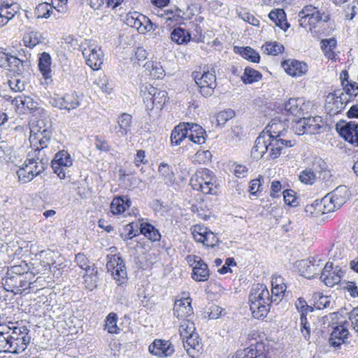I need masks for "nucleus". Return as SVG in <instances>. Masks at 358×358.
Returning <instances> with one entry per match:
<instances>
[{"label": "nucleus", "instance_id": "nucleus-20", "mask_svg": "<svg viewBox=\"0 0 358 358\" xmlns=\"http://www.w3.org/2000/svg\"><path fill=\"white\" fill-rule=\"evenodd\" d=\"M83 55L86 59V64L93 70L101 68L103 62V52L100 48L88 47L84 48Z\"/></svg>", "mask_w": 358, "mask_h": 358}, {"label": "nucleus", "instance_id": "nucleus-8", "mask_svg": "<svg viewBox=\"0 0 358 358\" xmlns=\"http://www.w3.org/2000/svg\"><path fill=\"white\" fill-rule=\"evenodd\" d=\"M140 94L144 99L148 108L152 109L154 106L162 108L167 101V92L154 87L150 84H143L140 87Z\"/></svg>", "mask_w": 358, "mask_h": 358}, {"label": "nucleus", "instance_id": "nucleus-57", "mask_svg": "<svg viewBox=\"0 0 358 358\" xmlns=\"http://www.w3.org/2000/svg\"><path fill=\"white\" fill-rule=\"evenodd\" d=\"M94 84L96 85L101 91L104 93H110L112 88L108 83V80L106 76L99 77L95 80Z\"/></svg>", "mask_w": 358, "mask_h": 358}, {"label": "nucleus", "instance_id": "nucleus-6", "mask_svg": "<svg viewBox=\"0 0 358 358\" xmlns=\"http://www.w3.org/2000/svg\"><path fill=\"white\" fill-rule=\"evenodd\" d=\"M199 93L205 98L209 97L214 93L217 87L215 72L210 71L208 67H203V72L194 71L192 74Z\"/></svg>", "mask_w": 358, "mask_h": 358}, {"label": "nucleus", "instance_id": "nucleus-59", "mask_svg": "<svg viewBox=\"0 0 358 358\" xmlns=\"http://www.w3.org/2000/svg\"><path fill=\"white\" fill-rule=\"evenodd\" d=\"M295 306L296 309L301 313L300 317H301L302 315H306L308 312L313 311L312 307L309 306L306 301L301 298L297 299L295 303Z\"/></svg>", "mask_w": 358, "mask_h": 358}, {"label": "nucleus", "instance_id": "nucleus-43", "mask_svg": "<svg viewBox=\"0 0 358 358\" xmlns=\"http://www.w3.org/2000/svg\"><path fill=\"white\" fill-rule=\"evenodd\" d=\"M159 174L164 183L167 185L172 184L174 180V174L169 165L162 163L159 166Z\"/></svg>", "mask_w": 358, "mask_h": 358}, {"label": "nucleus", "instance_id": "nucleus-58", "mask_svg": "<svg viewBox=\"0 0 358 358\" xmlns=\"http://www.w3.org/2000/svg\"><path fill=\"white\" fill-rule=\"evenodd\" d=\"M348 334V331L343 326H337L334 329L330 337H331V340L336 338L344 340L347 338Z\"/></svg>", "mask_w": 358, "mask_h": 358}, {"label": "nucleus", "instance_id": "nucleus-16", "mask_svg": "<svg viewBox=\"0 0 358 358\" xmlns=\"http://www.w3.org/2000/svg\"><path fill=\"white\" fill-rule=\"evenodd\" d=\"M132 116L129 113H122L117 117L116 124L109 127V131L116 138H122L131 131Z\"/></svg>", "mask_w": 358, "mask_h": 358}, {"label": "nucleus", "instance_id": "nucleus-46", "mask_svg": "<svg viewBox=\"0 0 358 358\" xmlns=\"http://www.w3.org/2000/svg\"><path fill=\"white\" fill-rule=\"evenodd\" d=\"M146 71L150 72V76L157 79L162 78L164 75V71L161 64L156 62H148L144 65Z\"/></svg>", "mask_w": 358, "mask_h": 358}, {"label": "nucleus", "instance_id": "nucleus-61", "mask_svg": "<svg viewBox=\"0 0 358 358\" xmlns=\"http://www.w3.org/2000/svg\"><path fill=\"white\" fill-rule=\"evenodd\" d=\"M137 15H141L138 12L129 13L125 17V23L133 28L137 29L138 24V19L140 17Z\"/></svg>", "mask_w": 358, "mask_h": 358}, {"label": "nucleus", "instance_id": "nucleus-11", "mask_svg": "<svg viewBox=\"0 0 358 358\" xmlns=\"http://www.w3.org/2000/svg\"><path fill=\"white\" fill-rule=\"evenodd\" d=\"M106 268L110 272L118 285H122L127 277L124 262L120 254H108L106 256Z\"/></svg>", "mask_w": 358, "mask_h": 358}, {"label": "nucleus", "instance_id": "nucleus-14", "mask_svg": "<svg viewBox=\"0 0 358 358\" xmlns=\"http://www.w3.org/2000/svg\"><path fill=\"white\" fill-rule=\"evenodd\" d=\"M34 276V273H27L25 275L6 276L5 285L8 287L7 290L15 294H22L28 287H30V285L32 284L31 280Z\"/></svg>", "mask_w": 358, "mask_h": 358}, {"label": "nucleus", "instance_id": "nucleus-31", "mask_svg": "<svg viewBox=\"0 0 358 358\" xmlns=\"http://www.w3.org/2000/svg\"><path fill=\"white\" fill-rule=\"evenodd\" d=\"M285 289L286 285L285 283L282 282V278L280 277L275 278V281L273 280L271 296H270L272 303L278 304L282 299Z\"/></svg>", "mask_w": 358, "mask_h": 358}, {"label": "nucleus", "instance_id": "nucleus-23", "mask_svg": "<svg viewBox=\"0 0 358 358\" xmlns=\"http://www.w3.org/2000/svg\"><path fill=\"white\" fill-rule=\"evenodd\" d=\"M191 299L189 296L177 299L173 307L174 315L179 320H185L193 315L191 306Z\"/></svg>", "mask_w": 358, "mask_h": 358}, {"label": "nucleus", "instance_id": "nucleus-40", "mask_svg": "<svg viewBox=\"0 0 358 358\" xmlns=\"http://www.w3.org/2000/svg\"><path fill=\"white\" fill-rule=\"evenodd\" d=\"M262 78V75L259 71L249 66L245 67L243 75L241 76V80L245 84H252L258 82Z\"/></svg>", "mask_w": 358, "mask_h": 358}, {"label": "nucleus", "instance_id": "nucleus-36", "mask_svg": "<svg viewBox=\"0 0 358 358\" xmlns=\"http://www.w3.org/2000/svg\"><path fill=\"white\" fill-rule=\"evenodd\" d=\"M140 231L141 234L152 242L159 241L161 237L158 230L148 222H143L140 224Z\"/></svg>", "mask_w": 358, "mask_h": 358}, {"label": "nucleus", "instance_id": "nucleus-45", "mask_svg": "<svg viewBox=\"0 0 358 358\" xmlns=\"http://www.w3.org/2000/svg\"><path fill=\"white\" fill-rule=\"evenodd\" d=\"M117 315L110 313L105 320V329L110 334H119L120 329L117 325Z\"/></svg>", "mask_w": 358, "mask_h": 358}, {"label": "nucleus", "instance_id": "nucleus-48", "mask_svg": "<svg viewBox=\"0 0 358 358\" xmlns=\"http://www.w3.org/2000/svg\"><path fill=\"white\" fill-rule=\"evenodd\" d=\"M195 330L196 328L194 322L186 319L183 320L179 327L180 334L182 339H185L187 336L196 333Z\"/></svg>", "mask_w": 358, "mask_h": 358}, {"label": "nucleus", "instance_id": "nucleus-19", "mask_svg": "<svg viewBox=\"0 0 358 358\" xmlns=\"http://www.w3.org/2000/svg\"><path fill=\"white\" fill-rule=\"evenodd\" d=\"M266 351L264 343L256 342L248 348L238 350L233 358H266Z\"/></svg>", "mask_w": 358, "mask_h": 358}, {"label": "nucleus", "instance_id": "nucleus-3", "mask_svg": "<svg viewBox=\"0 0 358 358\" xmlns=\"http://www.w3.org/2000/svg\"><path fill=\"white\" fill-rule=\"evenodd\" d=\"M216 179L214 173L208 169H199L192 176L190 185L192 188L205 194L217 193Z\"/></svg>", "mask_w": 358, "mask_h": 358}, {"label": "nucleus", "instance_id": "nucleus-38", "mask_svg": "<svg viewBox=\"0 0 358 358\" xmlns=\"http://www.w3.org/2000/svg\"><path fill=\"white\" fill-rule=\"evenodd\" d=\"M11 331V327L6 324H0V352H10V331Z\"/></svg>", "mask_w": 358, "mask_h": 358}, {"label": "nucleus", "instance_id": "nucleus-9", "mask_svg": "<svg viewBox=\"0 0 358 358\" xmlns=\"http://www.w3.org/2000/svg\"><path fill=\"white\" fill-rule=\"evenodd\" d=\"M29 330L25 327H13L8 335L10 336V353L22 352L30 342Z\"/></svg>", "mask_w": 358, "mask_h": 358}, {"label": "nucleus", "instance_id": "nucleus-30", "mask_svg": "<svg viewBox=\"0 0 358 358\" xmlns=\"http://www.w3.org/2000/svg\"><path fill=\"white\" fill-rule=\"evenodd\" d=\"M268 17L275 24L281 29L286 31L289 24L287 22L286 14L283 9H275L271 10L268 14Z\"/></svg>", "mask_w": 358, "mask_h": 358}, {"label": "nucleus", "instance_id": "nucleus-34", "mask_svg": "<svg viewBox=\"0 0 358 358\" xmlns=\"http://www.w3.org/2000/svg\"><path fill=\"white\" fill-rule=\"evenodd\" d=\"M182 341L184 348L188 355L191 356H194L192 355V350H196L199 352L201 349L200 340L197 333L187 336L185 339H182Z\"/></svg>", "mask_w": 358, "mask_h": 358}, {"label": "nucleus", "instance_id": "nucleus-39", "mask_svg": "<svg viewBox=\"0 0 358 358\" xmlns=\"http://www.w3.org/2000/svg\"><path fill=\"white\" fill-rule=\"evenodd\" d=\"M235 49L237 50V51H236V52L239 53L241 57L247 60L255 63H258L260 60L259 54L249 46L240 48L235 47Z\"/></svg>", "mask_w": 358, "mask_h": 358}, {"label": "nucleus", "instance_id": "nucleus-41", "mask_svg": "<svg viewBox=\"0 0 358 358\" xmlns=\"http://www.w3.org/2000/svg\"><path fill=\"white\" fill-rule=\"evenodd\" d=\"M314 306L317 309L332 308L331 297L324 296L320 292L315 293L313 295Z\"/></svg>", "mask_w": 358, "mask_h": 358}, {"label": "nucleus", "instance_id": "nucleus-33", "mask_svg": "<svg viewBox=\"0 0 358 358\" xmlns=\"http://www.w3.org/2000/svg\"><path fill=\"white\" fill-rule=\"evenodd\" d=\"M322 122V117L320 116L308 117L303 118V123L305 124V129L307 134H315L320 133L322 128L320 123Z\"/></svg>", "mask_w": 358, "mask_h": 358}, {"label": "nucleus", "instance_id": "nucleus-17", "mask_svg": "<svg viewBox=\"0 0 358 358\" xmlns=\"http://www.w3.org/2000/svg\"><path fill=\"white\" fill-rule=\"evenodd\" d=\"M323 266V261L313 257L300 261L299 269L303 277L310 279L320 273L321 274Z\"/></svg>", "mask_w": 358, "mask_h": 358}, {"label": "nucleus", "instance_id": "nucleus-32", "mask_svg": "<svg viewBox=\"0 0 358 358\" xmlns=\"http://www.w3.org/2000/svg\"><path fill=\"white\" fill-rule=\"evenodd\" d=\"M131 206V201L124 196L115 197L110 203V210L114 215H120L123 213Z\"/></svg>", "mask_w": 358, "mask_h": 358}, {"label": "nucleus", "instance_id": "nucleus-35", "mask_svg": "<svg viewBox=\"0 0 358 358\" xmlns=\"http://www.w3.org/2000/svg\"><path fill=\"white\" fill-rule=\"evenodd\" d=\"M51 62L50 55L45 52L41 54L38 58V69L45 78H50L51 75Z\"/></svg>", "mask_w": 358, "mask_h": 358}, {"label": "nucleus", "instance_id": "nucleus-37", "mask_svg": "<svg viewBox=\"0 0 358 358\" xmlns=\"http://www.w3.org/2000/svg\"><path fill=\"white\" fill-rule=\"evenodd\" d=\"M27 62L17 58L15 56L9 55L8 60L6 63L8 67V70L14 74L20 75L23 70L24 64Z\"/></svg>", "mask_w": 358, "mask_h": 358}, {"label": "nucleus", "instance_id": "nucleus-12", "mask_svg": "<svg viewBox=\"0 0 358 358\" xmlns=\"http://www.w3.org/2000/svg\"><path fill=\"white\" fill-rule=\"evenodd\" d=\"M345 189V187H338L319 201L317 210H321V215L334 212L343 205L345 198L341 196L340 192Z\"/></svg>", "mask_w": 358, "mask_h": 358}, {"label": "nucleus", "instance_id": "nucleus-7", "mask_svg": "<svg viewBox=\"0 0 358 358\" xmlns=\"http://www.w3.org/2000/svg\"><path fill=\"white\" fill-rule=\"evenodd\" d=\"M41 124H43V121L38 122L37 127H38L39 129H37L36 131H34L33 129L31 130L29 141L31 145L36 147L31 154L34 156L36 155L40 157H43L45 155L43 150L48 148L50 142L52 131L48 128L42 129Z\"/></svg>", "mask_w": 358, "mask_h": 358}, {"label": "nucleus", "instance_id": "nucleus-25", "mask_svg": "<svg viewBox=\"0 0 358 358\" xmlns=\"http://www.w3.org/2000/svg\"><path fill=\"white\" fill-rule=\"evenodd\" d=\"M282 66L289 75L299 77L305 74L308 71L307 64L295 59H288L282 62Z\"/></svg>", "mask_w": 358, "mask_h": 358}, {"label": "nucleus", "instance_id": "nucleus-10", "mask_svg": "<svg viewBox=\"0 0 358 358\" xmlns=\"http://www.w3.org/2000/svg\"><path fill=\"white\" fill-rule=\"evenodd\" d=\"M262 132L266 133L268 136L271 137L270 139H272L273 142L278 141L279 147L282 151L294 145L292 141L285 138L287 130L285 124L280 121L273 120Z\"/></svg>", "mask_w": 358, "mask_h": 358}, {"label": "nucleus", "instance_id": "nucleus-44", "mask_svg": "<svg viewBox=\"0 0 358 358\" xmlns=\"http://www.w3.org/2000/svg\"><path fill=\"white\" fill-rule=\"evenodd\" d=\"M192 236L196 242L204 244L209 229L202 224H196L191 228Z\"/></svg>", "mask_w": 358, "mask_h": 358}, {"label": "nucleus", "instance_id": "nucleus-18", "mask_svg": "<svg viewBox=\"0 0 358 358\" xmlns=\"http://www.w3.org/2000/svg\"><path fill=\"white\" fill-rule=\"evenodd\" d=\"M336 129L345 141L358 147V124L356 122L351 121L343 125L337 124Z\"/></svg>", "mask_w": 358, "mask_h": 358}, {"label": "nucleus", "instance_id": "nucleus-62", "mask_svg": "<svg viewBox=\"0 0 358 358\" xmlns=\"http://www.w3.org/2000/svg\"><path fill=\"white\" fill-rule=\"evenodd\" d=\"M343 90L350 98L355 97L358 94V84L356 82H348L343 86Z\"/></svg>", "mask_w": 358, "mask_h": 358}, {"label": "nucleus", "instance_id": "nucleus-26", "mask_svg": "<svg viewBox=\"0 0 358 358\" xmlns=\"http://www.w3.org/2000/svg\"><path fill=\"white\" fill-rule=\"evenodd\" d=\"M187 138L194 143L203 144L206 142V131L201 126L189 122Z\"/></svg>", "mask_w": 358, "mask_h": 358}, {"label": "nucleus", "instance_id": "nucleus-21", "mask_svg": "<svg viewBox=\"0 0 358 358\" xmlns=\"http://www.w3.org/2000/svg\"><path fill=\"white\" fill-rule=\"evenodd\" d=\"M149 352L155 356L166 357L171 356L175 348L170 341L155 339L149 346Z\"/></svg>", "mask_w": 358, "mask_h": 358}, {"label": "nucleus", "instance_id": "nucleus-42", "mask_svg": "<svg viewBox=\"0 0 358 358\" xmlns=\"http://www.w3.org/2000/svg\"><path fill=\"white\" fill-rule=\"evenodd\" d=\"M171 40L178 44H183L189 41L190 34L181 27L175 28L171 34Z\"/></svg>", "mask_w": 358, "mask_h": 358}, {"label": "nucleus", "instance_id": "nucleus-54", "mask_svg": "<svg viewBox=\"0 0 358 358\" xmlns=\"http://www.w3.org/2000/svg\"><path fill=\"white\" fill-rule=\"evenodd\" d=\"M234 115L232 110L222 111L215 116L216 122L218 126L224 125L228 120H231Z\"/></svg>", "mask_w": 358, "mask_h": 358}, {"label": "nucleus", "instance_id": "nucleus-51", "mask_svg": "<svg viewBox=\"0 0 358 358\" xmlns=\"http://www.w3.org/2000/svg\"><path fill=\"white\" fill-rule=\"evenodd\" d=\"M52 12V7L48 3H39L35 9L37 18H48Z\"/></svg>", "mask_w": 358, "mask_h": 358}, {"label": "nucleus", "instance_id": "nucleus-29", "mask_svg": "<svg viewBox=\"0 0 358 358\" xmlns=\"http://www.w3.org/2000/svg\"><path fill=\"white\" fill-rule=\"evenodd\" d=\"M43 34L36 30H30L24 34L22 41L26 47L34 48L38 44L45 41Z\"/></svg>", "mask_w": 358, "mask_h": 358}, {"label": "nucleus", "instance_id": "nucleus-24", "mask_svg": "<svg viewBox=\"0 0 358 358\" xmlns=\"http://www.w3.org/2000/svg\"><path fill=\"white\" fill-rule=\"evenodd\" d=\"M194 259V264L192 269V278L198 282L206 281L210 275L208 265L201 259V257L194 255V257H189V262Z\"/></svg>", "mask_w": 358, "mask_h": 358}, {"label": "nucleus", "instance_id": "nucleus-4", "mask_svg": "<svg viewBox=\"0 0 358 358\" xmlns=\"http://www.w3.org/2000/svg\"><path fill=\"white\" fill-rule=\"evenodd\" d=\"M266 133L262 132L255 141V145L251 150V155L255 159H261L266 152L271 159L278 158L282 150L280 148L278 142L272 141Z\"/></svg>", "mask_w": 358, "mask_h": 358}, {"label": "nucleus", "instance_id": "nucleus-55", "mask_svg": "<svg viewBox=\"0 0 358 358\" xmlns=\"http://www.w3.org/2000/svg\"><path fill=\"white\" fill-rule=\"evenodd\" d=\"M315 174L311 169H305L303 170L300 176L299 179L301 182L305 184H313L315 180Z\"/></svg>", "mask_w": 358, "mask_h": 358}, {"label": "nucleus", "instance_id": "nucleus-28", "mask_svg": "<svg viewBox=\"0 0 358 358\" xmlns=\"http://www.w3.org/2000/svg\"><path fill=\"white\" fill-rule=\"evenodd\" d=\"M189 122L180 123L171 132V141L173 145H178L188 136Z\"/></svg>", "mask_w": 358, "mask_h": 358}, {"label": "nucleus", "instance_id": "nucleus-1", "mask_svg": "<svg viewBox=\"0 0 358 358\" xmlns=\"http://www.w3.org/2000/svg\"><path fill=\"white\" fill-rule=\"evenodd\" d=\"M250 309L256 319L264 318L272 303L269 291L264 284L254 285L249 295Z\"/></svg>", "mask_w": 358, "mask_h": 358}, {"label": "nucleus", "instance_id": "nucleus-64", "mask_svg": "<svg viewBox=\"0 0 358 358\" xmlns=\"http://www.w3.org/2000/svg\"><path fill=\"white\" fill-rule=\"evenodd\" d=\"M10 89L15 92H22L25 88V85L23 81H21L18 78H13L8 81Z\"/></svg>", "mask_w": 358, "mask_h": 358}, {"label": "nucleus", "instance_id": "nucleus-22", "mask_svg": "<svg viewBox=\"0 0 358 358\" xmlns=\"http://www.w3.org/2000/svg\"><path fill=\"white\" fill-rule=\"evenodd\" d=\"M333 269V263L327 262L320 275V279L329 287H333L334 285L339 283L343 275L341 269Z\"/></svg>", "mask_w": 358, "mask_h": 358}, {"label": "nucleus", "instance_id": "nucleus-5", "mask_svg": "<svg viewBox=\"0 0 358 358\" xmlns=\"http://www.w3.org/2000/svg\"><path fill=\"white\" fill-rule=\"evenodd\" d=\"M299 24L301 27L306 28L309 27L312 31L317 24L327 22L329 20V16L322 12L317 6L307 5L299 13Z\"/></svg>", "mask_w": 358, "mask_h": 358}, {"label": "nucleus", "instance_id": "nucleus-53", "mask_svg": "<svg viewBox=\"0 0 358 358\" xmlns=\"http://www.w3.org/2000/svg\"><path fill=\"white\" fill-rule=\"evenodd\" d=\"M263 48L264 52L273 55H277L284 50V46L276 41L266 43Z\"/></svg>", "mask_w": 358, "mask_h": 358}, {"label": "nucleus", "instance_id": "nucleus-27", "mask_svg": "<svg viewBox=\"0 0 358 358\" xmlns=\"http://www.w3.org/2000/svg\"><path fill=\"white\" fill-rule=\"evenodd\" d=\"M306 106L303 98L289 99L285 105V110L294 116H300L303 114Z\"/></svg>", "mask_w": 358, "mask_h": 358}, {"label": "nucleus", "instance_id": "nucleus-60", "mask_svg": "<svg viewBox=\"0 0 358 358\" xmlns=\"http://www.w3.org/2000/svg\"><path fill=\"white\" fill-rule=\"evenodd\" d=\"M301 331L306 340H308L310 335V327L307 320L306 315H301Z\"/></svg>", "mask_w": 358, "mask_h": 358}, {"label": "nucleus", "instance_id": "nucleus-15", "mask_svg": "<svg viewBox=\"0 0 358 358\" xmlns=\"http://www.w3.org/2000/svg\"><path fill=\"white\" fill-rule=\"evenodd\" d=\"M50 103L53 107L70 111L80 106V99L77 93L72 92L62 96H55L51 98Z\"/></svg>", "mask_w": 358, "mask_h": 358}, {"label": "nucleus", "instance_id": "nucleus-56", "mask_svg": "<svg viewBox=\"0 0 358 358\" xmlns=\"http://www.w3.org/2000/svg\"><path fill=\"white\" fill-rule=\"evenodd\" d=\"M348 94L345 93H341L339 96H336L333 98L334 99V103H337L338 106H336V110L333 111V113H337L341 108L344 107V105H345L350 99V96L348 97Z\"/></svg>", "mask_w": 358, "mask_h": 358}, {"label": "nucleus", "instance_id": "nucleus-52", "mask_svg": "<svg viewBox=\"0 0 358 358\" xmlns=\"http://www.w3.org/2000/svg\"><path fill=\"white\" fill-rule=\"evenodd\" d=\"M212 154L209 150H198L192 158L194 163L206 164L210 161Z\"/></svg>", "mask_w": 358, "mask_h": 358}, {"label": "nucleus", "instance_id": "nucleus-47", "mask_svg": "<svg viewBox=\"0 0 358 358\" xmlns=\"http://www.w3.org/2000/svg\"><path fill=\"white\" fill-rule=\"evenodd\" d=\"M29 267L25 262H21L18 265H14L8 268L6 276L13 275H25L27 273H32L29 272Z\"/></svg>", "mask_w": 358, "mask_h": 358}, {"label": "nucleus", "instance_id": "nucleus-2", "mask_svg": "<svg viewBox=\"0 0 358 358\" xmlns=\"http://www.w3.org/2000/svg\"><path fill=\"white\" fill-rule=\"evenodd\" d=\"M28 157L29 158L25 160L22 166L16 172L18 180L21 183L29 182L34 177L43 173L48 163L47 158L34 156L31 152L29 153Z\"/></svg>", "mask_w": 358, "mask_h": 358}, {"label": "nucleus", "instance_id": "nucleus-63", "mask_svg": "<svg viewBox=\"0 0 358 358\" xmlns=\"http://www.w3.org/2000/svg\"><path fill=\"white\" fill-rule=\"evenodd\" d=\"M264 182V178L259 176V178L254 179L251 181L250 185V192L252 194H255L257 192H260L263 189L262 182Z\"/></svg>", "mask_w": 358, "mask_h": 358}, {"label": "nucleus", "instance_id": "nucleus-49", "mask_svg": "<svg viewBox=\"0 0 358 358\" xmlns=\"http://www.w3.org/2000/svg\"><path fill=\"white\" fill-rule=\"evenodd\" d=\"M137 15L140 17V19H138L139 22L136 29L139 33L144 34L153 29L154 24L148 17L143 14Z\"/></svg>", "mask_w": 358, "mask_h": 358}, {"label": "nucleus", "instance_id": "nucleus-50", "mask_svg": "<svg viewBox=\"0 0 358 358\" xmlns=\"http://www.w3.org/2000/svg\"><path fill=\"white\" fill-rule=\"evenodd\" d=\"M0 11L10 20L19 11V6L17 3L9 4L3 3L1 4Z\"/></svg>", "mask_w": 358, "mask_h": 358}, {"label": "nucleus", "instance_id": "nucleus-13", "mask_svg": "<svg viewBox=\"0 0 358 358\" xmlns=\"http://www.w3.org/2000/svg\"><path fill=\"white\" fill-rule=\"evenodd\" d=\"M73 165L70 154L66 150L57 152L52 161V168L60 179L69 177V169Z\"/></svg>", "mask_w": 358, "mask_h": 358}]
</instances>
